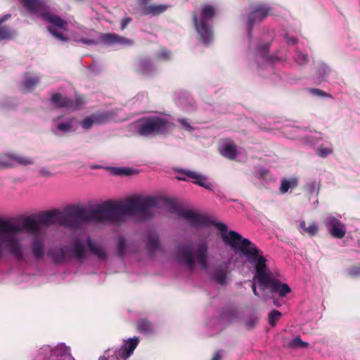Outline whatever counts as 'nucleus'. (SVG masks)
I'll return each instance as SVG.
<instances>
[{
    "mask_svg": "<svg viewBox=\"0 0 360 360\" xmlns=\"http://www.w3.org/2000/svg\"><path fill=\"white\" fill-rule=\"evenodd\" d=\"M159 199L152 196L136 195L129 197L120 203L108 200L89 210L78 205H70L61 212L58 209L41 212L39 219L28 217L22 221V229L27 233L44 232L42 224H59L71 230L81 229L88 222L119 224L124 218L134 217L139 220H146L154 215V209L158 207Z\"/></svg>",
    "mask_w": 360,
    "mask_h": 360,
    "instance_id": "1",
    "label": "nucleus"
},
{
    "mask_svg": "<svg viewBox=\"0 0 360 360\" xmlns=\"http://www.w3.org/2000/svg\"><path fill=\"white\" fill-rule=\"evenodd\" d=\"M215 225L221 233V238L225 245L236 252L242 253L254 269L255 274L252 281V290L255 295L266 302L274 297L267 293V290L271 294H278L281 297H285L291 292L290 286L281 283L277 278L278 274L269 268L268 260L263 252L254 243L234 231H228L227 226L223 223L219 222Z\"/></svg>",
    "mask_w": 360,
    "mask_h": 360,
    "instance_id": "2",
    "label": "nucleus"
},
{
    "mask_svg": "<svg viewBox=\"0 0 360 360\" xmlns=\"http://www.w3.org/2000/svg\"><path fill=\"white\" fill-rule=\"evenodd\" d=\"M22 227L12 221H0V259L6 254L19 261H25L30 255L36 260L44 257L46 232L28 233L32 237L27 249L22 245Z\"/></svg>",
    "mask_w": 360,
    "mask_h": 360,
    "instance_id": "3",
    "label": "nucleus"
},
{
    "mask_svg": "<svg viewBox=\"0 0 360 360\" xmlns=\"http://www.w3.org/2000/svg\"><path fill=\"white\" fill-rule=\"evenodd\" d=\"M47 255L55 264H63L71 259L83 262L89 255H94L101 260L107 258L104 246L90 237L76 238L68 245L51 246Z\"/></svg>",
    "mask_w": 360,
    "mask_h": 360,
    "instance_id": "4",
    "label": "nucleus"
},
{
    "mask_svg": "<svg viewBox=\"0 0 360 360\" xmlns=\"http://www.w3.org/2000/svg\"><path fill=\"white\" fill-rule=\"evenodd\" d=\"M22 6L31 14L41 17L47 22L50 33L61 41H67L65 36L68 23L58 15L52 13L42 0H19Z\"/></svg>",
    "mask_w": 360,
    "mask_h": 360,
    "instance_id": "5",
    "label": "nucleus"
},
{
    "mask_svg": "<svg viewBox=\"0 0 360 360\" xmlns=\"http://www.w3.org/2000/svg\"><path fill=\"white\" fill-rule=\"evenodd\" d=\"M177 262L189 270L196 266L206 270L209 264L208 242L200 239L190 245L179 246L177 249Z\"/></svg>",
    "mask_w": 360,
    "mask_h": 360,
    "instance_id": "6",
    "label": "nucleus"
},
{
    "mask_svg": "<svg viewBox=\"0 0 360 360\" xmlns=\"http://www.w3.org/2000/svg\"><path fill=\"white\" fill-rule=\"evenodd\" d=\"M172 117L165 114H155L139 119L134 123V129L142 136L167 134L174 129Z\"/></svg>",
    "mask_w": 360,
    "mask_h": 360,
    "instance_id": "7",
    "label": "nucleus"
},
{
    "mask_svg": "<svg viewBox=\"0 0 360 360\" xmlns=\"http://www.w3.org/2000/svg\"><path fill=\"white\" fill-rule=\"evenodd\" d=\"M215 13L216 8L210 4L203 5L200 11L193 13V23L198 39L205 45L213 40L212 20Z\"/></svg>",
    "mask_w": 360,
    "mask_h": 360,
    "instance_id": "8",
    "label": "nucleus"
},
{
    "mask_svg": "<svg viewBox=\"0 0 360 360\" xmlns=\"http://www.w3.org/2000/svg\"><path fill=\"white\" fill-rule=\"evenodd\" d=\"M139 340L136 337L124 340L120 349L109 348L98 360H127L136 348Z\"/></svg>",
    "mask_w": 360,
    "mask_h": 360,
    "instance_id": "9",
    "label": "nucleus"
},
{
    "mask_svg": "<svg viewBox=\"0 0 360 360\" xmlns=\"http://www.w3.org/2000/svg\"><path fill=\"white\" fill-rule=\"evenodd\" d=\"M171 212L177 214L195 228L208 227L212 224V221L207 216L195 211L186 210L179 207L174 206L171 208Z\"/></svg>",
    "mask_w": 360,
    "mask_h": 360,
    "instance_id": "10",
    "label": "nucleus"
},
{
    "mask_svg": "<svg viewBox=\"0 0 360 360\" xmlns=\"http://www.w3.org/2000/svg\"><path fill=\"white\" fill-rule=\"evenodd\" d=\"M176 179L181 181L191 180L193 184L203 187L207 190L212 191L213 188L212 184L206 176L189 169L179 170Z\"/></svg>",
    "mask_w": 360,
    "mask_h": 360,
    "instance_id": "11",
    "label": "nucleus"
},
{
    "mask_svg": "<svg viewBox=\"0 0 360 360\" xmlns=\"http://www.w3.org/2000/svg\"><path fill=\"white\" fill-rule=\"evenodd\" d=\"M270 8L264 5H257L250 8L247 17V27L248 30V37L251 39V29L252 27L261 22L270 13Z\"/></svg>",
    "mask_w": 360,
    "mask_h": 360,
    "instance_id": "12",
    "label": "nucleus"
},
{
    "mask_svg": "<svg viewBox=\"0 0 360 360\" xmlns=\"http://www.w3.org/2000/svg\"><path fill=\"white\" fill-rule=\"evenodd\" d=\"M75 130L74 118L59 116L53 119L51 131L53 134L60 136Z\"/></svg>",
    "mask_w": 360,
    "mask_h": 360,
    "instance_id": "13",
    "label": "nucleus"
},
{
    "mask_svg": "<svg viewBox=\"0 0 360 360\" xmlns=\"http://www.w3.org/2000/svg\"><path fill=\"white\" fill-rule=\"evenodd\" d=\"M34 163L32 158L15 153H7L0 155V168L18 165H30Z\"/></svg>",
    "mask_w": 360,
    "mask_h": 360,
    "instance_id": "14",
    "label": "nucleus"
},
{
    "mask_svg": "<svg viewBox=\"0 0 360 360\" xmlns=\"http://www.w3.org/2000/svg\"><path fill=\"white\" fill-rule=\"evenodd\" d=\"M51 103L57 108H65L70 110H76L84 104V101L80 96H75L74 99L63 96L60 94L56 93L51 98Z\"/></svg>",
    "mask_w": 360,
    "mask_h": 360,
    "instance_id": "15",
    "label": "nucleus"
},
{
    "mask_svg": "<svg viewBox=\"0 0 360 360\" xmlns=\"http://www.w3.org/2000/svg\"><path fill=\"white\" fill-rule=\"evenodd\" d=\"M341 216L336 217L332 214L328 215L324 220V225L328 233L335 238L341 239L346 233V226L340 221Z\"/></svg>",
    "mask_w": 360,
    "mask_h": 360,
    "instance_id": "16",
    "label": "nucleus"
},
{
    "mask_svg": "<svg viewBox=\"0 0 360 360\" xmlns=\"http://www.w3.org/2000/svg\"><path fill=\"white\" fill-rule=\"evenodd\" d=\"M269 47V44H265L256 50L250 51V59L255 60L259 68L264 65L271 68V63L274 60L281 59L278 57H269L268 56Z\"/></svg>",
    "mask_w": 360,
    "mask_h": 360,
    "instance_id": "17",
    "label": "nucleus"
},
{
    "mask_svg": "<svg viewBox=\"0 0 360 360\" xmlns=\"http://www.w3.org/2000/svg\"><path fill=\"white\" fill-rule=\"evenodd\" d=\"M114 119V113L111 111L99 112L85 117L80 122L82 127L88 130L94 124H103Z\"/></svg>",
    "mask_w": 360,
    "mask_h": 360,
    "instance_id": "18",
    "label": "nucleus"
},
{
    "mask_svg": "<svg viewBox=\"0 0 360 360\" xmlns=\"http://www.w3.org/2000/svg\"><path fill=\"white\" fill-rule=\"evenodd\" d=\"M230 274L229 263H222L213 268L210 272V278L220 285L228 283Z\"/></svg>",
    "mask_w": 360,
    "mask_h": 360,
    "instance_id": "19",
    "label": "nucleus"
},
{
    "mask_svg": "<svg viewBox=\"0 0 360 360\" xmlns=\"http://www.w3.org/2000/svg\"><path fill=\"white\" fill-rule=\"evenodd\" d=\"M100 40L107 45L120 44L122 46H131L133 41L114 33H105L100 34Z\"/></svg>",
    "mask_w": 360,
    "mask_h": 360,
    "instance_id": "20",
    "label": "nucleus"
},
{
    "mask_svg": "<svg viewBox=\"0 0 360 360\" xmlns=\"http://www.w3.org/2000/svg\"><path fill=\"white\" fill-rule=\"evenodd\" d=\"M116 249L120 257L124 258L130 254L135 252L136 246L132 243H127L125 239L120 236L117 238Z\"/></svg>",
    "mask_w": 360,
    "mask_h": 360,
    "instance_id": "21",
    "label": "nucleus"
},
{
    "mask_svg": "<svg viewBox=\"0 0 360 360\" xmlns=\"http://www.w3.org/2000/svg\"><path fill=\"white\" fill-rule=\"evenodd\" d=\"M219 152L224 157L231 160L236 159L241 153L240 150L231 141L224 142L219 148Z\"/></svg>",
    "mask_w": 360,
    "mask_h": 360,
    "instance_id": "22",
    "label": "nucleus"
},
{
    "mask_svg": "<svg viewBox=\"0 0 360 360\" xmlns=\"http://www.w3.org/2000/svg\"><path fill=\"white\" fill-rule=\"evenodd\" d=\"M52 357L53 360H75L70 355V349L63 343L53 348Z\"/></svg>",
    "mask_w": 360,
    "mask_h": 360,
    "instance_id": "23",
    "label": "nucleus"
},
{
    "mask_svg": "<svg viewBox=\"0 0 360 360\" xmlns=\"http://www.w3.org/2000/svg\"><path fill=\"white\" fill-rule=\"evenodd\" d=\"M136 70L140 74L144 76H150L155 71L153 65L146 58L141 59L139 61Z\"/></svg>",
    "mask_w": 360,
    "mask_h": 360,
    "instance_id": "24",
    "label": "nucleus"
},
{
    "mask_svg": "<svg viewBox=\"0 0 360 360\" xmlns=\"http://www.w3.org/2000/svg\"><path fill=\"white\" fill-rule=\"evenodd\" d=\"M10 17V14H6L0 18V40L11 39L15 37V32L13 30L1 25L2 23L8 20Z\"/></svg>",
    "mask_w": 360,
    "mask_h": 360,
    "instance_id": "25",
    "label": "nucleus"
},
{
    "mask_svg": "<svg viewBox=\"0 0 360 360\" xmlns=\"http://www.w3.org/2000/svg\"><path fill=\"white\" fill-rule=\"evenodd\" d=\"M40 82V77L37 75L26 74L22 81V86L25 90H31Z\"/></svg>",
    "mask_w": 360,
    "mask_h": 360,
    "instance_id": "26",
    "label": "nucleus"
},
{
    "mask_svg": "<svg viewBox=\"0 0 360 360\" xmlns=\"http://www.w3.org/2000/svg\"><path fill=\"white\" fill-rule=\"evenodd\" d=\"M298 181L296 178L282 179L281 181L280 192L283 194L288 192L289 190L297 187Z\"/></svg>",
    "mask_w": 360,
    "mask_h": 360,
    "instance_id": "27",
    "label": "nucleus"
},
{
    "mask_svg": "<svg viewBox=\"0 0 360 360\" xmlns=\"http://www.w3.org/2000/svg\"><path fill=\"white\" fill-rule=\"evenodd\" d=\"M168 6L165 4L150 5L143 8L142 13L143 15H155L162 13L167 10Z\"/></svg>",
    "mask_w": 360,
    "mask_h": 360,
    "instance_id": "28",
    "label": "nucleus"
},
{
    "mask_svg": "<svg viewBox=\"0 0 360 360\" xmlns=\"http://www.w3.org/2000/svg\"><path fill=\"white\" fill-rule=\"evenodd\" d=\"M147 248L150 252L160 249L158 236L156 231H150L148 236Z\"/></svg>",
    "mask_w": 360,
    "mask_h": 360,
    "instance_id": "29",
    "label": "nucleus"
},
{
    "mask_svg": "<svg viewBox=\"0 0 360 360\" xmlns=\"http://www.w3.org/2000/svg\"><path fill=\"white\" fill-rule=\"evenodd\" d=\"M175 101L179 106L186 110H188L189 106H191L192 104L191 98H190L189 95L186 92L182 93L181 96L176 94Z\"/></svg>",
    "mask_w": 360,
    "mask_h": 360,
    "instance_id": "30",
    "label": "nucleus"
},
{
    "mask_svg": "<svg viewBox=\"0 0 360 360\" xmlns=\"http://www.w3.org/2000/svg\"><path fill=\"white\" fill-rule=\"evenodd\" d=\"M137 329L141 333H149L153 331L154 327L148 321L141 319L137 323Z\"/></svg>",
    "mask_w": 360,
    "mask_h": 360,
    "instance_id": "31",
    "label": "nucleus"
},
{
    "mask_svg": "<svg viewBox=\"0 0 360 360\" xmlns=\"http://www.w3.org/2000/svg\"><path fill=\"white\" fill-rule=\"evenodd\" d=\"M330 72V68L325 64L321 63L317 70V80L321 82L325 80Z\"/></svg>",
    "mask_w": 360,
    "mask_h": 360,
    "instance_id": "32",
    "label": "nucleus"
},
{
    "mask_svg": "<svg viewBox=\"0 0 360 360\" xmlns=\"http://www.w3.org/2000/svg\"><path fill=\"white\" fill-rule=\"evenodd\" d=\"M288 346L292 349H298V348H306L309 346V343L307 342H304L301 340L300 337L293 338L290 342L288 343Z\"/></svg>",
    "mask_w": 360,
    "mask_h": 360,
    "instance_id": "33",
    "label": "nucleus"
},
{
    "mask_svg": "<svg viewBox=\"0 0 360 360\" xmlns=\"http://www.w3.org/2000/svg\"><path fill=\"white\" fill-rule=\"evenodd\" d=\"M333 153V147L329 144L328 146H320L316 150V154L321 158H326Z\"/></svg>",
    "mask_w": 360,
    "mask_h": 360,
    "instance_id": "34",
    "label": "nucleus"
},
{
    "mask_svg": "<svg viewBox=\"0 0 360 360\" xmlns=\"http://www.w3.org/2000/svg\"><path fill=\"white\" fill-rule=\"evenodd\" d=\"M53 348L49 345H45L39 349V355L44 360H53Z\"/></svg>",
    "mask_w": 360,
    "mask_h": 360,
    "instance_id": "35",
    "label": "nucleus"
},
{
    "mask_svg": "<svg viewBox=\"0 0 360 360\" xmlns=\"http://www.w3.org/2000/svg\"><path fill=\"white\" fill-rule=\"evenodd\" d=\"M304 188L309 195L317 194L319 191V184L316 181L311 180L306 184Z\"/></svg>",
    "mask_w": 360,
    "mask_h": 360,
    "instance_id": "36",
    "label": "nucleus"
},
{
    "mask_svg": "<svg viewBox=\"0 0 360 360\" xmlns=\"http://www.w3.org/2000/svg\"><path fill=\"white\" fill-rule=\"evenodd\" d=\"M281 317V313L276 309L271 311L269 314V323L271 326H275L276 323Z\"/></svg>",
    "mask_w": 360,
    "mask_h": 360,
    "instance_id": "37",
    "label": "nucleus"
},
{
    "mask_svg": "<svg viewBox=\"0 0 360 360\" xmlns=\"http://www.w3.org/2000/svg\"><path fill=\"white\" fill-rule=\"evenodd\" d=\"M294 58L295 62L299 65H304L308 61L307 56L300 51H296Z\"/></svg>",
    "mask_w": 360,
    "mask_h": 360,
    "instance_id": "38",
    "label": "nucleus"
},
{
    "mask_svg": "<svg viewBox=\"0 0 360 360\" xmlns=\"http://www.w3.org/2000/svg\"><path fill=\"white\" fill-rule=\"evenodd\" d=\"M178 122H179L182 129L187 131L191 132L195 129L194 127L185 118H179Z\"/></svg>",
    "mask_w": 360,
    "mask_h": 360,
    "instance_id": "39",
    "label": "nucleus"
},
{
    "mask_svg": "<svg viewBox=\"0 0 360 360\" xmlns=\"http://www.w3.org/2000/svg\"><path fill=\"white\" fill-rule=\"evenodd\" d=\"M258 317L255 315L250 316L245 319V325L247 328H252L258 322Z\"/></svg>",
    "mask_w": 360,
    "mask_h": 360,
    "instance_id": "40",
    "label": "nucleus"
},
{
    "mask_svg": "<svg viewBox=\"0 0 360 360\" xmlns=\"http://www.w3.org/2000/svg\"><path fill=\"white\" fill-rule=\"evenodd\" d=\"M319 231L318 226L316 223H311L309 226L307 227L304 233H308L309 236H315Z\"/></svg>",
    "mask_w": 360,
    "mask_h": 360,
    "instance_id": "41",
    "label": "nucleus"
},
{
    "mask_svg": "<svg viewBox=\"0 0 360 360\" xmlns=\"http://www.w3.org/2000/svg\"><path fill=\"white\" fill-rule=\"evenodd\" d=\"M115 173L118 175L129 176L133 174V169L130 168H116Z\"/></svg>",
    "mask_w": 360,
    "mask_h": 360,
    "instance_id": "42",
    "label": "nucleus"
},
{
    "mask_svg": "<svg viewBox=\"0 0 360 360\" xmlns=\"http://www.w3.org/2000/svg\"><path fill=\"white\" fill-rule=\"evenodd\" d=\"M75 41H77L78 42H81V43H82L84 44H86V45H96L98 44V41L95 39L84 38V37H82L79 39L76 38Z\"/></svg>",
    "mask_w": 360,
    "mask_h": 360,
    "instance_id": "43",
    "label": "nucleus"
},
{
    "mask_svg": "<svg viewBox=\"0 0 360 360\" xmlns=\"http://www.w3.org/2000/svg\"><path fill=\"white\" fill-rule=\"evenodd\" d=\"M348 274L351 276H360V266H352L347 270Z\"/></svg>",
    "mask_w": 360,
    "mask_h": 360,
    "instance_id": "44",
    "label": "nucleus"
},
{
    "mask_svg": "<svg viewBox=\"0 0 360 360\" xmlns=\"http://www.w3.org/2000/svg\"><path fill=\"white\" fill-rule=\"evenodd\" d=\"M172 54L170 51L167 50H162L158 53V57L160 59L167 60L170 58Z\"/></svg>",
    "mask_w": 360,
    "mask_h": 360,
    "instance_id": "45",
    "label": "nucleus"
},
{
    "mask_svg": "<svg viewBox=\"0 0 360 360\" xmlns=\"http://www.w3.org/2000/svg\"><path fill=\"white\" fill-rule=\"evenodd\" d=\"M309 91L312 95H314V96H323V97L327 96L326 93L322 91L321 90H320L319 89H310Z\"/></svg>",
    "mask_w": 360,
    "mask_h": 360,
    "instance_id": "46",
    "label": "nucleus"
},
{
    "mask_svg": "<svg viewBox=\"0 0 360 360\" xmlns=\"http://www.w3.org/2000/svg\"><path fill=\"white\" fill-rule=\"evenodd\" d=\"M284 39L288 44H295L297 41L296 38L294 37H290L289 34L286 33L283 34Z\"/></svg>",
    "mask_w": 360,
    "mask_h": 360,
    "instance_id": "47",
    "label": "nucleus"
},
{
    "mask_svg": "<svg viewBox=\"0 0 360 360\" xmlns=\"http://www.w3.org/2000/svg\"><path fill=\"white\" fill-rule=\"evenodd\" d=\"M307 229L305 221L304 220H300L299 221V231L302 234L304 233V231Z\"/></svg>",
    "mask_w": 360,
    "mask_h": 360,
    "instance_id": "48",
    "label": "nucleus"
},
{
    "mask_svg": "<svg viewBox=\"0 0 360 360\" xmlns=\"http://www.w3.org/2000/svg\"><path fill=\"white\" fill-rule=\"evenodd\" d=\"M131 18H126L123 19L121 22V30H123L126 28V27L128 25V24L130 22Z\"/></svg>",
    "mask_w": 360,
    "mask_h": 360,
    "instance_id": "49",
    "label": "nucleus"
},
{
    "mask_svg": "<svg viewBox=\"0 0 360 360\" xmlns=\"http://www.w3.org/2000/svg\"><path fill=\"white\" fill-rule=\"evenodd\" d=\"M222 357V354L220 351H218L214 353L213 358L212 360H221Z\"/></svg>",
    "mask_w": 360,
    "mask_h": 360,
    "instance_id": "50",
    "label": "nucleus"
},
{
    "mask_svg": "<svg viewBox=\"0 0 360 360\" xmlns=\"http://www.w3.org/2000/svg\"><path fill=\"white\" fill-rule=\"evenodd\" d=\"M149 0H139V4L140 5H144L146 4H147V2Z\"/></svg>",
    "mask_w": 360,
    "mask_h": 360,
    "instance_id": "51",
    "label": "nucleus"
},
{
    "mask_svg": "<svg viewBox=\"0 0 360 360\" xmlns=\"http://www.w3.org/2000/svg\"><path fill=\"white\" fill-rule=\"evenodd\" d=\"M94 33H95V32H94V30H90V31H89V36H94Z\"/></svg>",
    "mask_w": 360,
    "mask_h": 360,
    "instance_id": "52",
    "label": "nucleus"
},
{
    "mask_svg": "<svg viewBox=\"0 0 360 360\" xmlns=\"http://www.w3.org/2000/svg\"><path fill=\"white\" fill-rule=\"evenodd\" d=\"M274 304L277 305V302L276 300H274Z\"/></svg>",
    "mask_w": 360,
    "mask_h": 360,
    "instance_id": "53",
    "label": "nucleus"
},
{
    "mask_svg": "<svg viewBox=\"0 0 360 360\" xmlns=\"http://www.w3.org/2000/svg\"><path fill=\"white\" fill-rule=\"evenodd\" d=\"M264 173H266V171H264L262 174L263 175Z\"/></svg>",
    "mask_w": 360,
    "mask_h": 360,
    "instance_id": "54",
    "label": "nucleus"
}]
</instances>
